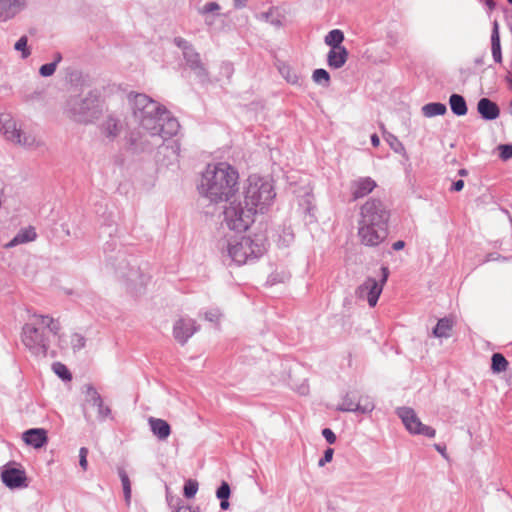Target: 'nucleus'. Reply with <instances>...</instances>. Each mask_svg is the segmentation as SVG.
<instances>
[{"instance_id":"6e6552de","label":"nucleus","mask_w":512,"mask_h":512,"mask_svg":"<svg viewBox=\"0 0 512 512\" xmlns=\"http://www.w3.org/2000/svg\"><path fill=\"white\" fill-rule=\"evenodd\" d=\"M224 223L230 230L246 231L255 221V214L243 201H231L223 212Z\"/></svg>"},{"instance_id":"2f4dec72","label":"nucleus","mask_w":512,"mask_h":512,"mask_svg":"<svg viewBox=\"0 0 512 512\" xmlns=\"http://www.w3.org/2000/svg\"><path fill=\"white\" fill-rule=\"evenodd\" d=\"M279 72L286 79V81L290 84H298L299 83V75L297 72L290 67L289 65L283 64L279 67Z\"/></svg>"},{"instance_id":"7c9ffc66","label":"nucleus","mask_w":512,"mask_h":512,"mask_svg":"<svg viewBox=\"0 0 512 512\" xmlns=\"http://www.w3.org/2000/svg\"><path fill=\"white\" fill-rule=\"evenodd\" d=\"M118 475H119L121 483H122L125 501H126L127 504H129L130 500H131V483H130V479H129L126 471L123 468H119L118 469Z\"/></svg>"},{"instance_id":"37998d69","label":"nucleus","mask_w":512,"mask_h":512,"mask_svg":"<svg viewBox=\"0 0 512 512\" xmlns=\"http://www.w3.org/2000/svg\"><path fill=\"white\" fill-rule=\"evenodd\" d=\"M219 10H220V6H219L218 3H216V2H208L203 7H201L198 12L201 15H206V14H209V13L217 12Z\"/></svg>"},{"instance_id":"ddd939ff","label":"nucleus","mask_w":512,"mask_h":512,"mask_svg":"<svg viewBox=\"0 0 512 512\" xmlns=\"http://www.w3.org/2000/svg\"><path fill=\"white\" fill-rule=\"evenodd\" d=\"M198 330L196 322L190 318H181L174 323L173 336L175 340L184 345Z\"/></svg>"},{"instance_id":"0e129e2a","label":"nucleus","mask_w":512,"mask_h":512,"mask_svg":"<svg viewBox=\"0 0 512 512\" xmlns=\"http://www.w3.org/2000/svg\"><path fill=\"white\" fill-rule=\"evenodd\" d=\"M458 174H459L460 176H466V175L468 174V172H467V170H466V169H460V170L458 171Z\"/></svg>"},{"instance_id":"20e7f679","label":"nucleus","mask_w":512,"mask_h":512,"mask_svg":"<svg viewBox=\"0 0 512 512\" xmlns=\"http://www.w3.org/2000/svg\"><path fill=\"white\" fill-rule=\"evenodd\" d=\"M60 331V324L48 315L33 314L30 321L22 328L21 340L23 345L34 356L47 355L51 336Z\"/></svg>"},{"instance_id":"bf43d9fd","label":"nucleus","mask_w":512,"mask_h":512,"mask_svg":"<svg viewBox=\"0 0 512 512\" xmlns=\"http://www.w3.org/2000/svg\"><path fill=\"white\" fill-rule=\"evenodd\" d=\"M176 512H195V510L189 506H179Z\"/></svg>"},{"instance_id":"c03bdc74","label":"nucleus","mask_w":512,"mask_h":512,"mask_svg":"<svg viewBox=\"0 0 512 512\" xmlns=\"http://www.w3.org/2000/svg\"><path fill=\"white\" fill-rule=\"evenodd\" d=\"M174 44L182 50L183 54L194 48L191 43L182 37L174 38Z\"/></svg>"},{"instance_id":"a878e982","label":"nucleus","mask_w":512,"mask_h":512,"mask_svg":"<svg viewBox=\"0 0 512 512\" xmlns=\"http://www.w3.org/2000/svg\"><path fill=\"white\" fill-rule=\"evenodd\" d=\"M453 327L452 319L444 317L438 320L435 328L433 329V335L437 338H448Z\"/></svg>"},{"instance_id":"774afa93","label":"nucleus","mask_w":512,"mask_h":512,"mask_svg":"<svg viewBox=\"0 0 512 512\" xmlns=\"http://www.w3.org/2000/svg\"><path fill=\"white\" fill-rule=\"evenodd\" d=\"M487 4H488V6H490L491 8H492V7H493V5H494L492 1H487Z\"/></svg>"},{"instance_id":"c9c22d12","label":"nucleus","mask_w":512,"mask_h":512,"mask_svg":"<svg viewBox=\"0 0 512 512\" xmlns=\"http://www.w3.org/2000/svg\"><path fill=\"white\" fill-rule=\"evenodd\" d=\"M312 79L316 84L328 87L330 84V74L323 68L313 71Z\"/></svg>"},{"instance_id":"c85d7f7f","label":"nucleus","mask_w":512,"mask_h":512,"mask_svg":"<svg viewBox=\"0 0 512 512\" xmlns=\"http://www.w3.org/2000/svg\"><path fill=\"white\" fill-rule=\"evenodd\" d=\"M230 493L231 490L229 484L226 481H223L216 491V496L218 499H220V508L222 510H226L229 507L228 499Z\"/></svg>"},{"instance_id":"bb28decb","label":"nucleus","mask_w":512,"mask_h":512,"mask_svg":"<svg viewBox=\"0 0 512 512\" xmlns=\"http://www.w3.org/2000/svg\"><path fill=\"white\" fill-rule=\"evenodd\" d=\"M447 112V107L445 104L440 102H432L425 104L422 107V113L425 117L431 118L435 116H442Z\"/></svg>"},{"instance_id":"2eb2a0df","label":"nucleus","mask_w":512,"mask_h":512,"mask_svg":"<svg viewBox=\"0 0 512 512\" xmlns=\"http://www.w3.org/2000/svg\"><path fill=\"white\" fill-rule=\"evenodd\" d=\"M183 58L186 66L194 72L199 81L206 82L208 80V71L201 61L200 54L194 48L185 52Z\"/></svg>"},{"instance_id":"c756f323","label":"nucleus","mask_w":512,"mask_h":512,"mask_svg":"<svg viewBox=\"0 0 512 512\" xmlns=\"http://www.w3.org/2000/svg\"><path fill=\"white\" fill-rule=\"evenodd\" d=\"M508 361L501 353H494L491 357V369L494 373H501L507 370Z\"/></svg>"},{"instance_id":"423d86ee","label":"nucleus","mask_w":512,"mask_h":512,"mask_svg":"<svg viewBox=\"0 0 512 512\" xmlns=\"http://www.w3.org/2000/svg\"><path fill=\"white\" fill-rule=\"evenodd\" d=\"M275 195L272 184L256 175L249 176L243 188V202L255 215L264 213Z\"/></svg>"},{"instance_id":"473e14b6","label":"nucleus","mask_w":512,"mask_h":512,"mask_svg":"<svg viewBox=\"0 0 512 512\" xmlns=\"http://www.w3.org/2000/svg\"><path fill=\"white\" fill-rule=\"evenodd\" d=\"M93 395H94V402L92 404L97 407V409H98V418L101 421H103L107 417L110 416L111 409L108 406L104 405V402H103V399H102L101 395H96L95 393Z\"/></svg>"},{"instance_id":"8fccbe9b","label":"nucleus","mask_w":512,"mask_h":512,"mask_svg":"<svg viewBox=\"0 0 512 512\" xmlns=\"http://www.w3.org/2000/svg\"><path fill=\"white\" fill-rule=\"evenodd\" d=\"M221 314L218 309H213L205 312V319L210 322H216L219 320Z\"/></svg>"},{"instance_id":"f03ea898","label":"nucleus","mask_w":512,"mask_h":512,"mask_svg":"<svg viewBox=\"0 0 512 512\" xmlns=\"http://www.w3.org/2000/svg\"><path fill=\"white\" fill-rule=\"evenodd\" d=\"M391 216L389 206L380 198H369L361 205L358 219V237L361 244L376 247L388 236Z\"/></svg>"},{"instance_id":"4be33fe9","label":"nucleus","mask_w":512,"mask_h":512,"mask_svg":"<svg viewBox=\"0 0 512 512\" xmlns=\"http://www.w3.org/2000/svg\"><path fill=\"white\" fill-rule=\"evenodd\" d=\"M348 59V51L344 48L330 49L327 54L328 66L332 69L343 67Z\"/></svg>"},{"instance_id":"de8ad7c7","label":"nucleus","mask_w":512,"mask_h":512,"mask_svg":"<svg viewBox=\"0 0 512 512\" xmlns=\"http://www.w3.org/2000/svg\"><path fill=\"white\" fill-rule=\"evenodd\" d=\"M84 393L86 394L87 398L89 399V401H90L91 403H93V402H94V395H93L94 393H95L96 395H100V394L98 393V391L96 390V388H95L93 385H91V384H86V385L84 386Z\"/></svg>"},{"instance_id":"cd10ccee","label":"nucleus","mask_w":512,"mask_h":512,"mask_svg":"<svg viewBox=\"0 0 512 512\" xmlns=\"http://www.w3.org/2000/svg\"><path fill=\"white\" fill-rule=\"evenodd\" d=\"M325 44L330 46V49L344 48L341 43L344 41V33L339 29L331 30L325 36Z\"/></svg>"},{"instance_id":"4c0bfd02","label":"nucleus","mask_w":512,"mask_h":512,"mask_svg":"<svg viewBox=\"0 0 512 512\" xmlns=\"http://www.w3.org/2000/svg\"><path fill=\"white\" fill-rule=\"evenodd\" d=\"M28 38L27 36L23 35L19 38V40L15 43L14 49L16 51H20L22 53V58L26 59L30 56L31 52L27 46Z\"/></svg>"},{"instance_id":"79ce46f5","label":"nucleus","mask_w":512,"mask_h":512,"mask_svg":"<svg viewBox=\"0 0 512 512\" xmlns=\"http://www.w3.org/2000/svg\"><path fill=\"white\" fill-rule=\"evenodd\" d=\"M55 63H46L39 68V74L42 77L52 76L56 71Z\"/></svg>"},{"instance_id":"680f3d73","label":"nucleus","mask_w":512,"mask_h":512,"mask_svg":"<svg viewBox=\"0 0 512 512\" xmlns=\"http://www.w3.org/2000/svg\"><path fill=\"white\" fill-rule=\"evenodd\" d=\"M247 3V0H234V6L236 8L244 7Z\"/></svg>"},{"instance_id":"e433bc0d","label":"nucleus","mask_w":512,"mask_h":512,"mask_svg":"<svg viewBox=\"0 0 512 512\" xmlns=\"http://www.w3.org/2000/svg\"><path fill=\"white\" fill-rule=\"evenodd\" d=\"M52 369L54 373L62 380L69 381L72 379V375L69 369L66 367V365L62 364L61 362H55L52 366Z\"/></svg>"},{"instance_id":"4d7b16f0","label":"nucleus","mask_w":512,"mask_h":512,"mask_svg":"<svg viewBox=\"0 0 512 512\" xmlns=\"http://www.w3.org/2000/svg\"><path fill=\"white\" fill-rule=\"evenodd\" d=\"M371 144L374 147H378L380 145V139H379L377 134H372L371 135Z\"/></svg>"},{"instance_id":"7ed1b4c3","label":"nucleus","mask_w":512,"mask_h":512,"mask_svg":"<svg viewBox=\"0 0 512 512\" xmlns=\"http://www.w3.org/2000/svg\"><path fill=\"white\" fill-rule=\"evenodd\" d=\"M238 172L228 163L209 164L203 172L199 193L210 202L229 201L238 191Z\"/></svg>"},{"instance_id":"3c124183","label":"nucleus","mask_w":512,"mask_h":512,"mask_svg":"<svg viewBox=\"0 0 512 512\" xmlns=\"http://www.w3.org/2000/svg\"><path fill=\"white\" fill-rule=\"evenodd\" d=\"M365 405H370L371 408L367 411V413H370L374 410L375 408V405H374V402L367 396L365 397H361L359 402H358V406H365Z\"/></svg>"},{"instance_id":"6ab92c4d","label":"nucleus","mask_w":512,"mask_h":512,"mask_svg":"<svg viewBox=\"0 0 512 512\" xmlns=\"http://www.w3.org/2000/svg\"><path fill=\"white\" fill-rule=\"evenodd\" d=\"M148 424L152 434L159 440H166L171 434V427L166 420L150 416Z\"/></svg>"},{"instance_id":"ea45409f","label":"nucleus","mask_w":512,"mask_h":512,"mask_svg":"<svg viewBox=\"0 0 512 512\" xmlns=\"http://www.w3.org/2000/svg\"><path fill=\"white\" fill-rule=\"evenodd\" d=\"M198 491V482L196 480L189 479L184 484V496L186 498H193Z\"/></svg>"},{"instance_id":"b1692460","label":"nucleus","mask_w":512,"mask_h":512,"mask_svg":"<svg viewBox=\"0 0 512 512\" xmlns=\"http://www.w3.org/2000/svg\"><path fill=\"white\" fill-rule=\"evenodd\" d=\"M370 408V405H365L363 407L358 406V403H355L349 394H346L342 399V403L337 406L336 410L341 412H358L361 414H367V411Z\"/></svg>"},{"instance_id":"09e8293b","label":"nucleus","mask_w":512,"mask_h":512,"mask_svg":"<svg viewBox=\"0 0 512 512\" xmlns=\"http://www.w3.org/2000/svg\"><path fill=\"white\" fill-rule=\"evenodd\" d=\"M322 435L329 444H334L336 442V435L331 429L324 428L322 430Z\"/></svg>"},{"instance_id":"0eeeda50","label":"nucleus","mask_w":512,"mask_h":512,"mask_svg":"<svg viewBox=\"0 0 512 512\" xmlns=\"http://www.w3.org/2000/svg\"><path fill=\"white\" fill-rule=\"evenodd\" d=\"M66 112L79 123H91L102 114L99 94L90 91L86 96H72L66 102Z\"/></svg>"},{"instance_id":"13d9d810","label":"nucleus","mask_w":512,"mask_h":512,"mask_svg":"<svg viewBox=\"0 0 512 512\" xmlns=\"http://www.w3.org/2000/svg\"><path fill=\"white\" fill-rule=\"evenodd\" d=\"M222 69L228 74L230 75L233 71V67L230 63H223L222 65Z\"/></svg>"},{"instance_id":"5fc2aeb1","label":"nucleus","mask_w":512,"mask_h":512,"mask_svg":"<svg viewBox=\"0 0 512 512\" xmlns=\"http://www.w3.org/2000/svg\"><path fill=\"white\" fill-rule=\"evenodd\" d=\"M404 246H405V242L402 240H399V241H396L395 243H393L392 248H393V250L398 251V250L403 249Z\"/></svg>"},{"instance_id":"58836bf2","label":"nucleus","mask_w":512,"mask_h":512,"mask_svg":"<svg viewBox=\"0 0 512 512\" xmlns=\"http://www.w3.org/2000/svg\"><path fill=\"white\" fill-rule=\"evenodd\" d=\"M70 343L73 351L78 352L85 347L86 339L79 333H73L70 337Z\"/></svg>"},{"instance_id":"69168bd1","label":"nucleus","mask_w":512,"mask_h":512,"mask_svg":"<svg viewBox=\"0 0 512 512\" xmlns=\"http://www.w3.org/2000/svg\"><path fill=\"white\" fill-rule=\"evenodd\" d=\"M506 79H507V81L509 83L510 88L512 89V77L507 76Z\"/></svg>"},{"instance_id":"39448f33","label":"nucleus","mask_w":512,"mask_h":512,"mask_svg":"<svg viewBox=\"0 0 512 512\" xmlns=\"http://www.w3.org/2000/svg\"><path fill=\"white\" fill-rule=\"evenodd\" d=\"M266 242L264 235L224 237L218 241V249L223 258L243 265L261 257L266 251Z\"/></svg>"},{"instance_id":"f3484780","label":"nucleus","mask_w":512,"mask_h":512,"mask_svg":"<svg viewBox=\"0 0 512 512\" xmlns=\"http://www.w3.org/2000/svg\"><path fill=\"white\" fill-rule=\"evenodd\" d=\"M23 441L36 449L43 447L47 441L46 430L42 428H32L23 433Z\"/></svg>"},{"instance_id":"dca6fc26","label":"nucleus","mask_w":512,"mask_h":512,"mask_svg":"<svg viewBox=\"0 0 512 512\" xmlns=\"http://www.w3.org/2000/svg\"><path fill=\"white\" fill-rule=\"evenodd\" d=\"M3 483L11 489L26 486V474L23 470L18 468H7L1 473Z\"/></svg>"},{"instance_id":"e2e57ef3","label":"nucleus","mask_w":512,"mask_h":512,"mask_svg":"<svg viewBox=\"0 0 512 512\" xmlns=\"http://www.w3.org/2000/svg\"><path fill=\"white\" fill-rule=\"evenodd\" d=\"M131 143H132V145H135V146L137 147V146L143 145V144H144V141H141V142L138 144L137 139L131 138Z\"/></svg>"},{"instance_id":"a18cd8bd","label":"nucleus","mask_w":512,"mask_h":512,"mask_svg":"<svg viewBox=\"0 0 512 512\" xmlns=\"http://www.w3.org/2000/svg\"><path fill=\"white\" fill-rule=\"evenodd\" d=\"M333 454H334V450L332 448H327L324 451L323 457L318 461V466L323 467L327 463L331 462V460L333 458Z\"/></svg>"},{"instance_id":"f8f14e48","label":"nucleus","mask_w":512,"mask_h":512,"mask_svg":"<svg viewBox=\"0 0 512 512\" xmlns=\"http://www.w3.org/2000/svg\"><path fill=\"white\" fill-rule=\"evenodd\" d=\"M116 273L129 282L130 289L135 294H140L149 280L147 275L142 274L138 268L130 266L124 259L117 266Z\"/></svg>"},{"instance_id":"a211bd4d","label":"nucleus","mask_w":512,"mask_h":512,"mask_svg":"<svg viewBox=\"0 0 512 512\" xmlns=\"http://www.w3.org/2000/svg\"><path fill=\"white\" fill-rule=\"evenodd\" d=\"M477 111L484 120H495L500 115L498 105L489 98H481L478 101Z\"/></svg>"},{"instance_id":"9b49d317","label":"nucleus","mask_w":512,"mask_h":512,"mask_svg":"<svg viewBox=\"0 0 512 512\" xmlns=\"http://www.w3.org/2000/svg\"><path fill=\"white\" fill-rule=\"evenodd\" d=\"M0 132L4 137L14 143L24 147H33L36 144V138L32 135L22 133L16 126V121L9 114L0 115Z\"/></svg>"},{"instance_id":"1a4fd4ad","label":"nucleus","mask_w":512,"mask_h":512,"mask_svg":"<svg viewBox=\"0 0 512 512\" xmlns=\"http://www.w3.org/2000/svg\"><path fill=\"white\" fill-rule=\"evenodd\" d=\"M381 279L368 277L357 289L356 296L359 299L367 300L370 307H374L383 291V286L389 277V269L387 267L381 268Z\"/></svg>"},{"instance_id":"9d476101","label":"nucleus","mask_w":512,"mask_h":512,"mask_svg":"<svg viewBox=\"0 0 512 512\" xmlns=\"http://www.w3.org/2000/svg\"><path fill=\"white\" fill-rule=\"evenodd\" d=\"M396 414L410 434L423 435L428 438L435 437L436 430L431 426L423 424L413 408L406 406L398 407Z\"/></svg>"},{"instance_id":"f257e3e1","label":"nucleus","mask_w":512,"mask_h":512,"mask_svg":"<svg viewBox=\"0 0 512 512\" xmlns=\"http://www.w3.org/2000/svg\"><path fill=\"white\" fill-rule=\"evenodd\" d=\"M128 99L133 116L151 137H159L165 141L177 134L179 122L164 106L141 93H130Z\"/></svg>"},{"instance_id":"052dcab7","label":"nucleus","mask_w":512,"mask_h":512,"mask_svg":"<svg viewBox=\"0 0 512 512\" xmlns=\"http://www.w3.org/2000/svg\"><path fill=\"white\" fill-rule=\"evenodd\" d=\"M434 447H435V449H436V450H437L441 455H443L444 457H446V453H445L446 448H445L444 446H442V445H440V444H435V445H434Z\"/></svg>"},{"instance_id":"f704fd0d","label":"nucleus","mask_w":512,"mask_h":512,"mask_svg":"<svg viewBox=\"0 0 512 512\" xmlns=\"http://www.w3.org/2000/svg\"><path fill=\"white\" fill-rule=\"evenodd\" d=\"M384 139L389 144L390 148L399 154L405 153L404 145L399 141V139L389 132H384Z\"/></svg>"},{"instance_id":"393cba45","label":"nucleus","mask_w":512,"mask_h":512,"mask_svg":"<svg viewBox=\"0 0 512 512\" xmlns=\"http://www.w3.org/2000/svg\"><path fill=\"white\" fill-rule=\"evenodd\" d=\"M449 105L452 113L456 116H464L468 112L466 100L460 94H451L449 97Z\"/></svg>"},{"instance_id":"864d4df0","label":"nucleus","mask_w":512,"mask_h":512,"mask_svg":"<svg viewBox=\"0 0 512 512\" xmlns=\"http://www.w3.org/2000/svg\"><path fill=\"white\" fill-rule=\"evenodd\" d=\"M263 17L265 18V20L267 22H270L271 24H273L275 26H279L281 24V22L279 20H275V19L272 18V14L271 13H264Z\"/></svg>"},{"instance_id":"6e6d98bb","label":"nucleus","mask_w":512,"mask_h":512,"mask_svg":"<svg viewBox=\"0 0 512 512\" xmlns=\"http://www.w3.org/2000/svg\"><path fill=\"white\" fill-rule=\"evenodd\" d=\"M61 61H62V54H61L60 52H56V53H54L52 63H55V66L57 67V65H58Z\"/></svg>"},{"instance_id":"412c9836","label":"nucleus","mask_w":512,"mask_h":512,"mask_svg":"<svg viewBox=\"0 0 512 512\" xmlns=\"http://www.w3.org/2000/svg\"><path fill=\"white\" fill-rule=\"evenodd\" d=\"M22 9V3L20 0H0V20L7 21Z\"/></svg>"},{"instance_id":"a19ab883","label":"nucleus","mask_w":512,"mask_h":512,"mask_svg":"<svg viewBox=\"0 0 512 512\" xmlns=\"http://www.w3.org/2000/svg\"><path fill=\"white\" fill-rule=\"evenodd\" d=\"M499 156L506 161L512 158V144H501L498 146Z\"/></svg>"},{"instance_id":"49530a36","label":"nucleus","mask_w":512,"mask_h":512,"mask_svg":"<svg viewBox=\"0 0 512 512\" xmlns=\"http://www.w3.org/2000/svg\"><path fill=\"white\" fill-rule=\"evenodd\" d=\"M87 455L88 449L86 447H81L79 450V465L83 470H86L88 466Z\"/></svg>"},{"instance_id":"72a5a7b5","label":"nucleus","mask_w":512,"mask_h":512,"mask_svg":"<svg viewBox=\"0 0 512 512\" xmlns=\"http://www.w3.org/2000/svg\"><path fill=\"white\" fill-rule=\"evenodd\" d=\"M120 132L119 123L115 118L109 117L104 123V133L109 138H115Z\"/></svg>"},{"instance_id":"338daca9","label":"nucleus","mask_w":512,"mask_h":512,"mask_svg":"<svg viewBox=\"0 0 512 512\" xmlns=\"http://www.w3.org/2000/svg\"><path fill=\"white\" fill-rule=\"evenodd\" d=\"M307 390H308V388L306 386H302L301 393L305 394V393H307Z\"/></svg>"},{"instance_id":"5701e85b","label":"nucleus","mask_w":512,"mask_h":512,"mask_svg":"<svg viewBox=\"0 0 512 512\" xmlns=\"http://www.w3.org/2000/svg\"><path fill=\"white\" fill-rule=\"evenodd\" d=\"M491 52L492 57L496 63H502V51L499 33V24L497 21L493 24L491 33Z\"/></svg>"},{"instance_id":"603ef678","label":"nucleus","mask_w":512,"mask_h":512,"mask_svg":"<svg viewBox=\"0 0 512 512\" xmlns=\"http://www.w3.org/2000/svg\"><path fill=\"white\" fill-rule=\"evenodd\" d=\"M464 187V181L463 180H457L455 182H453L451 188H450V191H453V192H459L463 189Z\"/></svg>"},{"instance_id":"aec40b11","label":"nucleus","mask_w":512,"mask_h":512,"mask_svg":"<svg viewBox=\"0 0 512 512\" xmlns=\"http://www.w3.org/2000/svg\"><path fill=\"white\" fill-rule=\"evenodd\" d=\"M37 238L35 228L32 226L20 229L18 233L4 245L6 249L13 248L20 244H25L34 241Z\"/></svg>"},{"instance_id":"4468645a","label":"nucleus","mask_w":512,"mask_h":512,"mask_svg":"<svg viewBox=\"0 0 512 512\" xmlns=\"http://www.w3.org/2000/svg\"><path fill=\"white\" fill-rule=\"evenodd\" d=\"M377 183L371 177H358L350 182V193L353 201L364 198L369 195Z\"/></svg>"}]
</instances>
